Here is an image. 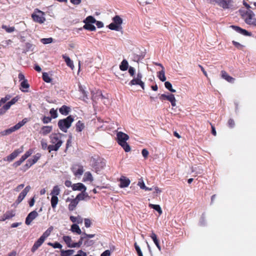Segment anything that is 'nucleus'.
<instances>
[{"label":"nucleus","mask_w":256,"mask_h":256,"mask_svg":"<svg viewBox=\"0 0 256 256\" xmlns=\"http://www.w3.org/2000/svg\"><path fill=\"white\" fill-rule=\"evenodd\" d=\"M79 89L80 91L82 92V94H83V100H88V96L86 92L85 91L84 88L82 86H79Z\"/></svg>","instance_id":"obj_50"},{"label":"nucleus","mask_w":256,"mask_h":256,"mask_svg":"<svg viewBox=\"0 0 256 256\" xmlns=\"http://www.w3.org/2000/svg\"><path fill=\"white\" fill-rule=\"evenodd\" d=\"M44 240L42 238L40 237L34 244L32 248V252H36V250L43 244L44 242Z\"/></svg>","instance_id":"obj_15"},{"label":"nucleus","mask_w":256,"mask_h":256,"mask_svg":"<svg viewBox=\"0 0 256 256\" xmlns=\"http://www.w3.org/2000/svg\"><path fill=\"white\" fill-rule=\"evenodd\" d=\"M128 72H129L130 76L132 77L136 76V75H134L135 69L134 68H133L132 66H130L128 68Z\"/></svg>","instance_id":"obj_60"},{"label":"nucleus","mask_w":256,"mask_h":256,"mask_svg":"<svg viewBox=\"0 0 256 256\" xmlns=\"http://www.w3.org/2000/svg\"><path fill=\"white\" fill-rule=\"evenodd\" d=\"M70 230L73 233H76L78 234H82V230L80 228L78 224H72L70 226Z\"/></svg>","instance_id":"obj_23"},{"label":"nucleus","mask_w":256,"mask_h":256,"mask_svg":"<svg viewBox=\"0 0 256 256\" xmlns=\"http://www.w3.org/2000/svg\"><path fill=\"white\" fill-rule=\"evenodd\" d=\"M24 186V184H20L18 185L14 189V190L16 192H19Z\"/></svg>","instance_id":"obj_63"},{"label":"nucleus","mask_w":256,"mask_h":256,"mask_svg":"<svg viewBox=\"0 0 256 256\" xmlns=\"http://www.w3.org/2000/svg\"><path fill=\"white\" fill-rule=\"evenodd\" d=\"M20 86L22 88H21V90L22 92H27L28 90L27 89L29 88L30 86L28 82V80H24L22 81L20 83Z\"/></svg>","instance_id":"obj_33"},{"label":"nucleus","mask_w":256,"mask_h":256,"mask_svg":"<svg viewBox=\"0 0 256 256\" xmlns=\"http://www.w3.org/2000/svg\"><path fill=\"white\" fill-rule=\"evenodd\" d=\"M70 108L66 106H63L61 107L59 111L60 114L64 115H66L68 114Z\"/></svg>","instance_id":"obj_43"},{"label":"nucleus","mask_w":256,"mask_h":256,"mask_svg":"<svg viewBox=\"0 0 256 256\" xmlns=\"http://www.w3.org/2000/svg\"><path fill=\"white\" fill-rule=\"evenodd\" d=\"M93 180H94V178H93L90 172H87L84 173V177H83V179H82V181L84 182H92L93 181Z\"/></svg>","instance_id":"obj_21"},{"label":"nucleus","mask_w":256,"mask_h":256,"mask_svg":"<svg viewBox=\"0 0 256 256\" xmlns=\"http://www.w3.org/2000/svg\"><path fill=\"white\" fill-rule=\"evenodd\" d=\"M5 214L8 217V219H10L15 216V212L12 210H8L5 213Z\"/></svg>","instance_id":"obj_53"},{"label":"nucleus","mask_w":256,"mask_h":256,"mask_svg":"<svg viewBox=\"0 0 256 256\" xmlns=\"http://www.w3.org/2000/svg\"><path fill=\"white\" fill-rule=\"evenodd\" d=\"M134 246L135 249H136L138 256H143V254H142V252L140 250V248L138 246L137 243L135 242Z\"/></svg>","instance_id":"obj_55"},{"label":"nucleus","mask_w":256,"mask_h":256,"mask_svg":"<svg viewBox=\"0 0 256 256\" xmlns=\"http://www.w3.org/2000/svg\"><path fill=\"white\" fill-rule=\"evenodd\" d=\"M84 128V124L80 120H78L76 124V130L78 132H81Z\"/></svg>","instance_id":"obj_32"},{"label":"nucleus","mask_w":256,"mask_h":256,"mask_svg":"<svg viewBox=\"0 0 256 256\" xmlns=\"http://www.w3.org/2000/svg\"><path fill=\"white\" fill-rule=\"evenodd\" d=\"M138 186L142 190H144L146 191H150L153 190L152 188H149L145 186L144 182L142 178H140L138 180Z\"/></svg>","instance_id":"obj_20"},{"label":"nucleus","mask_w":256,"mask_h":256,"mask_svg":"<svg viewBox=\"0 0 256 256\" xmlns=\"http://www.w3.org/2000/svg\"><path fill=\"white\" fill-rule=\"evenodd\" d=\"M157 76L162 82H165L166 80V77L165 76V70L164 68H162L161 70L158 72Z\"/></svg>","instance_id":"obj_27"},{"label":"nucleus","mask_w":256,"mask_h":256,"mask_svg":"<svg viewBox=\"0 0 256 256\" xmlns=\"http://www.w3.org/2000/svg\"><path fill=\"white\" fill-rule=\"evenodd\" d=\"M164 86L168 90H170L172 92H175L176 90L172 88V84L169 82H166L164 83Z\"/></svg>","instance_id":"obj_48"},{"label":"nucleus","mask_w":256,"mask_h":256,"mask_svg":"<svg viewBox=\"0 0 256 256\" xmlns=\"http://www.w3.org/2000/svg\"><path fill=\"white\" fill-rule=\"evenodd\" d=\"M52 118L48 116H44L42 119V122L44 124H48L50 122Z\"/></svg>","instance_id":"obj_64"},{"label":"nucleus","mask_w":256,"mask_h":256,"mask_svg":"<svg viewBox=\"0 0 256 256\" xmlns=\"http://www.w3.org/2000/svg\"><path fill=\"white\" fill-rule=\"evenodd\" d=\"M25 197H24L23 196H22L21 194H19L14 204H16V206L18 205L19 204H20L22 200Z\"/></svg>","instance_id":"obj_54"},{"label":"nucleus","mask_w":256,"mask_h":256,"mask_svg":"<svg viewBox=\"0 0 256 256\" xmlns=\"http://www.w3.org/2000/svg\"><path fill=\"white\" fill-rule=\"evenodd\" d=\"M32 17L35 22L39 24H43L46 21L44 12L38 9L34 10Z\"/></svg>","instance_id":"obj_5"},{"label":"nucleus","mask_w":256,"mask_h":256,"mask_svg":"<svg viewBox=\"0 0 256 256\" xmlns=\"http://www.w3.org/2000/svg\"><path fill=\"white\" fill-rule=\"evenodd\" d=\"M53 38H43L40 40L41 42L44 44H51L53 42Z\"/></svg>","instance_id":"obj_47"},{"label":"nucleus","mask_w":256,"mask_h":256,"mask_svg":"<svg viewBox=\"0 0 256 256\" xmlns=\"http://www.w3.org/2000/svg\"><path fill=\"white\" fill-rule=\"evenodd\" d=\"M42 79L45 82L47 83H50L52 81L51 76L47 72H44L42 74Z\"/></svg>","instance_id":"obj_39"},{"label":"nucleus","mask_w":256,"mask_h":256,"mask_svg":"<svg viewBox=\"0 0 256 256\" xmlns=\"http://www.w3.org/2000/svg\"><path fill=\"white\" fill-rule=\"evenodd\" d=\"M40 156L41 154L40 153H37L32 158L28 159V160L30 162L32 166L38 161Z\"/></svg>","instance_id":"obj_30"},{"label":"nucleus","mask_w":256,"mask_h":256,"mask_svg":"<svg viewBox=\"0 0 256 256\" xmlns=\"http://www.w3.org/2000/svg\"><path fill=\"white\" fill-rule=\"evenodd\" d=\"M74 120V118L71 116H68L66 118L60 120L58 124L60 129L66 132L68 129L70 127Z\"/></svg>","instance_id":"obj_3"},{"label":"nucleus","mask_w":256,"mask_h":256,"mask_svg":"<svg viewBox=\"0 0 256 256\" xmlns=\"http://www.w3.org/2000/svg\"><path fill=\"white\" fill-rule=\"evenodd\" d=\"M108 28L111 30H114L116 31H120L122 30V26H119L118 25L115 24L114 22H112L108 26Z\"/></svg>","instance_id":"obj_34"},{"label":"nucleus","mask_w":256,"mask_h":256,"mask_svg":"<svg viewBox=\"0 0 256 256\" xmlns=\"http://www.w3.org/2000/svg\"><path fill=\"white\" fill-rule=\"evenodd\" d=\"M48 244L50 246H52L53 248H60V249H62V246L59 242H54V243H52V242H48Z\"/></svg>","instance_id":"obj_46"},{"label":"nucleus","mask_w":256,"mask_h":256,"mask_svg":"<svg viewBox=\"0 0 256 256\" xmlns=\"http://www.w3.org/2000/svg\"><path fill=\"white\" fill-rule=\"evenodd\" d=\"M50 113L52 118H56L58 117V113L57 110H54V108H52L50 110Z\"/></svg>","instance_id":"obj_56"},{"label":"nucleus","mask_w":256,"mask_h":256,"mask_svg":"<svg viewBox=\"0 0 256 256\" xmlns=\"http://www.w3.org/2000/svg\"><path fill=\"white\" fill-rule=\"evenodd\" d=\"M2 28L8 33L12 32L15 30V28L14 26H8L6 25H2Z\"/></svg>","instance_id":"obj_45"},{"label":"nucleus","mask_w":256,"mask_h":256,"mask_svg":"<svg viewBox=\"0 0 256 256\" xmlns=\"http://www.w3.org/2000/svg\"><path fill=\"white\" fill-rule=\"evenodd\" d=\"M24 151V148L22 146L20 148L15 150L12 153L4 158V160L8 162L13 161L20 154Z\"/></svg>","instance_id":"obj_7"},{"label":"nucleus","mask_w":256,"mask_h":256,"mask_svg":"<svg viewBox=\"0 0 256 256\" xmlns=\"http://www.w3.org/2000/svg\"><path fill=\"white\" fill-rule=\"evenodd\" d=\"M78 202L76 200V198H73L72 200H71L70 203L68 204V208L69 210L72 211L76 208V206L78 204Z\"/></svg>","instance_id":"obj_25"},{"label":"nucleus","mask_w":256,"mask_h":256,"mask_svg":"<svg viewBox=\"0 0 256 256\" xmlns=\"http://www.w3.org/2000/svg\"><path fill=\"white\" fill-rule=\"evenodd\" d=\"M84 170L82 166H75L72 168V172L74 175L77 177H80L84 173Z\"/></svg>","instance_id":"obj_11"},{"label":"nucleus","mask_w":256,"mask_h":256,"mask_svg":"<svg viewBox=\"0 0 256 256\" xmlns=\"http://www.w3.org/2000/svg\"><path fill=\"white\" fill-rule=\"evenodd\" d=\"M52 130V126H43L40 132V133L43 136H46L50 134Z\"/></svg>","instance_id":"obj_16"},{"label":"nucleus","mask_w":256,"mask_h":256,"mask_svg":"<svg viewBox=\"0 0 256 256\" xmlns=\"http://www.w3.org/2000/svg\"><path fill=\"white\" fill-rule=\"evenodd\" d=\"M15 132L13 127H11L7 130H4L0 132V137L9 135L12 132Z\"/></svg>","instance_id":"obj_31"},{"label":"nucleus","mask_w":256,"mask_h":256,"mask_svg":"<svg viewBox=\"0 0 256 256\" xmlns=\"http://www.w3.org/2000/svg\"><path fill=\"white\" fill-rule=\"evenodd\" d=\"M120 188H124L128 187L130 183V179L124 176H122L120 178Z\"/></svg>","instance_id":"obj_12"},{"label":"nucleus","mask_w":256,"mask_h":256,"mask_svg":"<svg viewBox=\"0 0 256 256\" xmlns=\"http://www.w3.org/2000/svg\"><path fill=\"white\" fill-rule=\"evenodd\" d=\"M62 58L66 62V65L70 67L72 70H73L74 68V65L73 62L70 60V58L66 55H62Z\"/></svg>","instance_id":"obj_26"},{"label":"nucleus","mask_w":256,"mask_h":256,"mask_svg":"<svg viewBox=\"0 0 256 256\" xmlns=\"http://www.w3.org/2000/svg\"><path fill=\"white\" fill-rule=\"evenodd\" d=\"M85 237L82 235L80 236V239L78 242H74V248H80L82 244L83 241L84 240Z\"/></svg>","instance_id":"obj_49"},{"label":"nucleus","mask_w":256,"mask_h":256,"mask_svg":"<svg viewBox=\"0 0 256 256\" xmlns=\"http://www.w3.org/2000/svg\"><path fill=\"white\" fill-rule=\"evenodd\" d=\"M222 77L229 82L233 83L234 82V78L229 76L225 71H222Z\"/></svg>","instance_id":"obj_17"},{"label":"nucleus","mask_w":256,"mask_h":256,"mask_svg":"<svg viewBox=\"0 0 256 256\" xmlns=\"http://www.w3.org/2000/svg\"><path fill=\"white\" fill-rule=\"evenodd\" d=\"M31 189V187L30 186H27L20 193L22 196L24 197H26L28 193L30 192Z\"/></svg>","instance_id":"obj_51"},{"label":"nucleus","mask_w":256,"mask_h":256,"mask_svg":"<svg viewBox=\"0 0 256 256\" xmlns=\"http://www.w3.org/2000/svg\"><path fill=\"white\" fill-rule=\"evenodd\" d=\"M34 150L32 149H30L26 151L24 154L21 156V158L24 161L26 158L30 156L33 153Z\"/></svg>","instance_id":"obj_40"},{"label":"nucleus","mask_w":256,"mask_h":256,"mask_svg":"<svg viewBox=\"0 0 256 256\" xmlns=\"http://www.w3.org/2000/svg\"><path fill=\"white\" fill-rule=\"evenodd\" d=\"M72 190L74 191H80L82 192L86 190V187L83 184L78 182L72 184Z\"/></svg>","instance_id":"obj_13"},{"label":"nucleus","mask_w":256,"mask_h":256,"mask_svg":"<svg viewBox=\"0 0 256 256\" xmlns=\"http://www.w3.org/2000/svg\"><path fill=\"white\" fill-rule=\"evenodd\" d=\"M96 22V20L92 16H88L84 20V24H93Z\"/></svg>","instance_id":"obj_41"},{"label":"nucleus","mask_w":256,"mask_h":256,"mask_svg":"<svg viewBox=\"0 0 256 256\" xmlns=\"http://www.w3.org/2000/svg\"><path fill=\"white\" fill-rule=\"evenodd\" d=\"M63 241L69 248H74V242L70 236L64 235L62 238Z\"/></svg>","instance_id":"obj_9"},{"label":"nucleus","mask_w":256,"mask_h":256,"mask_svg":"<svg viewBox=\"0 0 256 256\" xmlns=\"http://www.w3.org/2000/svg\"><path fill=\"white\" fill-rule=\"evenodd\" d=\"M128 68V63L126 60H123L120 65V68L122 71H126Z\"/></svg>","instance_id":"obj_29"},{"label":"nucleus","mask_w":256,"mask_h":256,"mask_svg":"<svg viewBox=\"0 0 256 256\" xmlns=\"http://www.w3.org/2000/svg\"><path fill=\"white\" fill-rule=\"evenodd\" d=\"M83 28L85 30H89L90 31H95L96 30V26L91 24H85Z\"/></svg>","instance_id":"obj_42"},{"label":"nucleus","mask_w":256,"mask_h":256,"mask_svg":"<svg viewBox=\"0 0 256 256\" xmlns=\"http://www.w3.org/2000/svg\"><path fill=\"white\" fill-rule=\"evenodd\" d=\"M232 42L233 44L238 49L242 50L244 47L243 45L236 41L233 40Z\"/></svg>","instance_id":"obj_59"},{"label":"nucleus","mask_w":256,"mask_h":256,"mask_svg":"<svg viewBox=\"0 0 256 256\" xmlns=\"http://www.w3.org/2000/svg\"><path fill=\"white\" fill-rule=\"evenodd\" d=\"M74 250H60V256H72V254L74 253Z\"/></svg>","instance_id":"obj_28"},{"label":"nucleus","mask_w":256,"mask_h":256,"mask_svg":"<svg viewBox=\"0 0 256 256\" xmlns=\"http://www.w3.org/2000/svg\"><path fill=\"white\" fill-rule=\"evenodd\" d=\"M94 242L92 240H90L89 239H85L84 241V245L86 246H90L94 244Z\"/></svg>","instance_id":"obj_57"},{"label":"nucleus","mask_w":256,"mask_h":256,"mask_svg":"<svg viewBox=\"0 0 256 256\" xmlns=\"http://www.w3.org/2000/svg\"><path fill=\"white\" fill-rule=\"evenodd\" d=\"M119 144L124 148L126 152H129L130 151V147L126 142H122V144Z\"/></svg>","instance_id":"obj_44"},{"label":"nucleus","mask_w":256,"mask_h":256,"mask_svg":"<svg viewBox=\"0 0 256 256\" xmlns=\"http://www.w3.org/2000/svg\"><path fill=\"white\" fill-rule=\"evenodd\" d=\"M244 18L245 22L247 24L254 26H256V18H255V14L252 10H249L246 13L244 16Z\"/></svg>","instance_id":"obj_6"},{"label":"nucleus","mask_w":256,"mask_h":256,"mask_svg":"<svg viewBox=\"0 0 256 256\" xmlns=\"http://www.w3.org/2000/svg\"><path fill=\"white\" fill-rule=\"evenodd\" d=\"M232 0H221L218 4L224 8H228L232 6Z\"/></svg>","instance_id":"obj_14"},{"label":"nucleus","mask_w":256,"mask_h":256,"mask_svg":"<svg viewBox=\"0 0 256 256\" xmlns=\"http://www.w3.org/2000/svg\"><path fill=\"white\" fill-rule=\"evenodd\" d=\"M148 206L150 208H153L157 211L160 215L162 214V211L160 205L150 204Z\"/></svg>","instance_id":"obj_36"},{"label":"nucleus","mask_w":256,"mask_h":256,"mask_svg":"<svg viewBox=\"0 0 256 256\" xmlns=\"http://www.w3.org/2000/svg\"><path fill=\"white\" fill-rule=\"evenodd\" d=\"M38 215V213L36 210L30 212L26 218V224L27 225L30 224L32 221L34 220Z\"/></svg>","instance_id":"obj_10"},{"label":"nucleus","mask_w":256,"mask_h":256,"mask_svg":"<svg viewBox=\"0 0 256 256\" xmlns=\"http://www.w3.org/2000/svg\"><path fill=\"white\" fill-rule=\"evenodd\" d=\"M40 144L42 146V148L46 150L48 149V145L47 142L46 140L42 139L40 141Z\"/></svg>","instance_id":"obj_52"},{"label":"nucleus","mask_w":256,"mask_h":256,"mask_svg":"<svg viewBox=\"0 0 256 256\" xmlns=\"http://www.w3.org/2000/svg\"><path fill=\"white\" fill-rule=\"evenodd\" d=\"M116 139L118 144L126 142L128 139L129 136L128 134L121 132H118L116 134Z\"/></svg>","instance_id":"obj_8"},{"label":"nucleus","mask_w":256,"mask_h":256,"mask_svg":"<svg viewBox=\"0 0 256 256\" xmlns=\"http://www.w3.org/2000/svg\"><path fill=\"white\" fill-rule=\"evenodd\" d=\"M113 22L118 25L119 26H122V19L118 16H116L112 18Z\"/></svg>","instance_id":"obj_35"},{"label":"nucleus","mask_w":256,"mask_h":256,"mask_svg":"<svg viewBox=\"0 0 256 256\" xmlns=\"http://www.w3.org/2000/svg\"><path fill=\"white\" fill-rule=\"evenodd\" d=\"M142 154L144 158H146L148 156L149 152L146 149H143L142 152Z\"/></svg>","instance_id":"obj_62"},{"label":"nucleus","mask_w":256,"mask_h":256,"mask_svg":"<svg viewBox=\"0 0 256 256\" xmlns=\"http://www.w3.org/2000/svg\"><path fill=\"white\" fill-rule=\"evenodd\" d=\"M53 228L52 226L49 228L43 233L40 237L45 240L50 234Z\"/></svg>","instance_id":"obj_38"},{"label":"nucleus","mask_w":256,"mask_h":256,"mask_svg":"<svg viewBox=\"0 0 256 256\" xmlns=\"http://www.w3.org/2000/svg\"><path fill=\"white\" fill-rule=\"evenodd\" d=\"M84 226L86 228H90L91 226L92 222L89 218L84 219Z\"/></svg>","instance_id":"obj_61"},{"label":"nucleus","mask_w":256,"mask_h":256,"mask_svg":"<svg viewBox=\"0 0 256 256\" xmlns=\"http://www.w3.org/2000/svg\"><path fill=\"white\" fill-rule=\"evenodd\" d=\"M142 74L140 72L133 76V78L130 81L128 84L130 86H140L142 90L144 89V82L142 80Z\"/></svg>","instance_id":"obj_4"},{"label":"nucleus","mask_w":256,"mask_h":256,"mask_svg":"<svg viewBox=\"0 0 256 256\" xmlns=\"http://www.w3.org/2000/svg\"><path fill=\"white\" fill-rule=\"evenodd\" d=\"M60 189L58 186H54L52 190L50 195L51 196L50 204L52 208L54 210L56 208L59 199L58 196L60 194Z\"/></svg>","instance_id":"obj_2"},{"label":"nucleus","mask_w":256,"mask_h":256,"mask_svg":"<svg viewBox=\"0 0 256 256\" xmlns=\"http://www.w3.org/2000/svg\"><path fill=\"white\" fill-rule=\"evenodd\" d=\"M24 161L20 158L19 160L16 161L13 164V166L14 168H17L18 166H20Z\"/></svg>","instance_id":"obj_58"},{"label":"nucleus","mask_w":256,"mask_h":256,"mask_svg":"<svg viewBox=\"0 0 256 256\" xmlns=\"http://www.w3.org/2000/svg\"><path fill=\"white\" fill-rule=\"evenodd\" d=\"M86 198H89V196L86 191H85L78 194L76 197V198L79 202L80 201L84 200Z\"/></svg>","instance_id":"obj_19"},{"label":"nucleus","mask_w":256,"mask_h":256,"mask_svg":"<svg viewBox=\"0 0 256 256\" xmlns=\"http://www.w3.org/2000/svg\"><path fill=\"white\" fill-rule=\"evenodd\" d=\"M70 218L72 222L76 223V224H82L83 222L82 218L80 216H70Z\"/></svg>","instance_id":"obj_24"},{"label":"nucleus","mask_w":256,"mask_h":256,"mask_svg":"<svg viewBox=\"0 0 256 256\" xmlns=\"http://www.w3.org/2000/svg\"><path fill=\"white\" fill-rule=\"evenodd\" d=\"M168 101H169L172 107H175L176 106V100L173 94H170V96L168 98Z\"/></svg>","instance_id":"obj_37"},{"label":"nucleus","mask_w":256,"mask_h":256,"mask_svg":"<svg viewBox=\"0 0 256 256\" xmlns=\"http://www.w3.org/2000/svg\"><path fill=\"white\" fill-rule=\"evenodd\" d=\"M62 134H52L50 136V142L52 144L48 146V151H57L62 146L63 141L62 140Z\"/></svg>","instance_id":"obj_1"},{"label":"nucleus","mask_w":256,"mask_h":256,"mask_svg":"<svg viewBox=\"0 0 256 256\" xmlns=\"http://www.w3.org/2000/svg\"><path fill=\"white\" fill-rule=\"evenodd\" d=\"M231 27L234 30H236L240 34H242L243 35H244V36H250V34L248 31H246L245 30L242 29V28H240L238 26H232Z\"/></svg>","instance_id":"obj_18"},{"label":"nucleus","mask_w":256,"mask_h":256,"mask_svg":"<svg viewBox=\"0 0 256 256\" xmlns=\"http://www.w3.org/2000/svg\"><path fill=\"white\" fill-rule=\"evenodd\" d=\"M28 122V120L27 118H24L21 122H20L13 127L14 131H16L19 130L21 127H22L24 124H26Z\"/></svg>","instance_id":"obj_22"}]
</instances>
